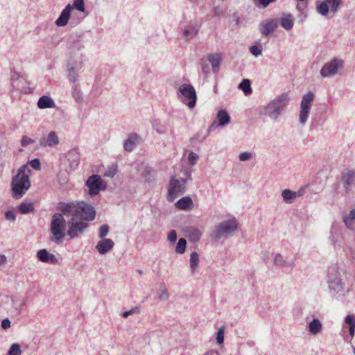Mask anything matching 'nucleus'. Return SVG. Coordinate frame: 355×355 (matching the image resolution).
<instances>
[{
    "instance_id": "1",
    "label": "nucleus",
    "mask_w": 355,
    "mask_h": 355,
    "mask_svg": "<svg viewBox=\"0 0 355 355\" xmlns=\"http://www.w3.org/2000/svg\"><path fill=\"white\" fill-rule=\"evenodd\" d=\"M59 210L64 215L71 216V225L67 230V235L74 239L83 234L87 229L89 221L95 218L94 207L84 201L78 202H60Z\"/></svg>"
},
{
    "instance_id": "2",
    "label": "nucleus",
    "mask_w": 355,
    "mask_h": 355,
    "mask_svg": "<svg viewBox=\"0 0 355 355\" xmlns=\"http://www.w3.org/2000/svg\"><path fill=\"white\" fill-rule=\"evenodd\" d=\"M345 270L338 264L330 266L327 270V283L331 295L336 298L346 297L350 289L343 281L342 276Z\"/></svg>"
},
{
    "instance_id": "3",
    "label": "nucleus",
    "mask_w": 355,
    "mask_h": 355,
    "mask_svg": "<svg viewBox=\"0 0 355 355\" xmlns=\"http://www.w3.org/2000/svg\"><path fill=\"white\" fill-rule=\"evenodd\" d=\"M29 173H31V169L26 164H24L19 168L17 173L12 178L11 190L14 198H21L31 187Z\"/></svg>"
},
{
    "instance_id": "4",
    "label": "nucleus",
    "mask_w": 355,
    "mask_h": 355,
    "mask_svg": "<svg viewBox=\"0 0 355 355\" xmlns=\"http://www.w3.org/2000/svg\"><path fill=\"white\" fill-rule=\"evenodd\" d=\"M289 101L290 98L287 94H282L269 101L261 109L260 113L271 120L276 121L286 108Z\"/></svg>"
},
{
    "instance_id": "5",
    "label": "nucleus",
    "mask_w": 355,
    "mask_h": 355,
    "mask_svg": "<svg viewBox=\"0 0 355 355\" xmlns=\"http://www.w3.org/2000/svg\"><path fill=\"white\" fill-rule=\"evenodd\" d=\"M63 215L62 213L55 214L52 216L50 225V231L52 234L51 240L57 244L61 243L65 236L67 224Z\"/></svg>"
},
{
    "instance_id": "6",
    "label": "nucleus",
    "mask_w": 355,
    "mask_h": 355,
    "mask_svg": "<svg viewBox=\"0 0 355 355\" xmlns=\"http://www.w3.org/2000/svg\"><path fill=\"white\" fill-rule=\"evenodd\" d=\"M178 99L189 108L193 109L196 104L197 95L195 88L191 84L181 85L178 91Z\"/></svg>"
},
{
    "instance_id": "7",
    "label": "nucleus",
    "mask_w": 355,
    "mask_h": 355,
    "mask_svg": "<svg viewBox=\"0 0 355 355\" xmlns=\"http://www.w3.org/2000/svg\"><path fill=\"white\" fill-rule=\"evenodd\" d=\"M239 226V223L235 218L225 220L215 226L214 236L216 239L226 238L235 232Z\"/></svg>"
},
{
    "instance_id": "8",
    "label": "nucleus",
    "mask_w": 355,
    "mask_h": 355,
    "mask_svg": "<svg viewBox=\"0 0 355 355\" xmlns=\"http://www.w3.org/2000/svg\"><path fill=\"white\" fill-rule=\"evenodd\" d=\"M342 0H324L316 3L317 12L322 16L333 17L338 12Z\"/></svg>"
},
{
    "instance_id": "9",
    "label": "nucleus",
    "mask_w": 355,
    "mask_h": 355,
    "mask_svg": "<svg viewBox=\"0 0 355 355\" xmlns=\"http://www.w3.org/2000/svg\"><path fill=\"white\" fill-rule=\"evenodd\" d=\"M314 98L315 95L312 92H309L302 96L299 112V122L302 126L307 122Z\"/></svg>"
},
{
    "instance_id": "10",
    "label": "nucleus",
    "mask_w": 355,
    "mask_h": 355,
    "mask_svg": "<svg viewBox=\"0 0 355 355\" xmlns=\"http://www.w3.org/2000/svg\"><path fill=\"white\" fill-rule=\"evenodd\" d=\"M344 62L340 58H335L327 62L321 68L320 74L322 78H331L343 68Z\"/></svg>"
},
{
    "instance_id": "11",
    "label": "nucleus",
    "mask_w": 355,
    "mask_h": 355,
    "mask_svg": "<svg viewBox=\"0 0 355 355\" xmlns=\"http://www.w3.org/2000/svg\"><path fill=\"white\" fill-rule=\"evenodd\" d=\"M187 180L171 177L168 192V200L173 201L178 196L182 194L186 189Z\"/></svg>"
},
{
    "instance_id": "12",
    "label": "nucleus",
    "mask_w": 355,
    "mask_h": 355,
    "mask_svg": "<svg viewBox=\"0 0 355 355\" xmlns=\"http://www.w3.org/2000/svg\"><path fill=\"white\" fill-rule=\"evenodd\" d=\"M342 331L343 340L346 343L351 344L355 335V315L349 314L344 319Z\"/></svg>"
},
{
    "instance_id": "13",
    "label": "nucleus",
    "mask_w": 355,
    "mask_h": 355,
    "mask_svg": "<svg viewBox=\"0 0 355 355\" xmlns=\"http://www.w3.org/2000/svg\"><path fill=\"white\" fill-rule=\"evenodd\" d=\"M85 185L88 188V193L91 196L97 195L101 190L105 189V185L101 177L98 175L89 176L85 182Z\"/></svg>"
},
{
    "instance_id": "14",
    "label": "nucleus",
    "mask_w": 355,
    "mask_h": 355,
    "mask_svg": "<svg viewBox=\"0 0 355 355\" xmlns=\"http://www.w3.org/2000/svg\"><path fill=\"white\" fill-rule=\"evenodd\" d=\"M344 231L345 230L338 223H334L331 225L329 240L335 248H341V242L345 239Z\"/></svg>"
},
{
    "instance_id": "15",
    "label": "nucleus",
    "mask_w": 355,
    "mask_h": 355,
    "mask_svg": "<svg viewBox=\"0 0 355 355\" xmlns=\"http://www.w3.org/2000/svg\"><path fill=\"white\" fill-rule=\"evenodd\" d=\"M279 26L277 18H270L262 20L259 24V31L262 36L268 37Z\"/></svg>"
},
{
    "instance_id": "16",
    "label": "nucleus",
    "mask_w": 355,
    "mask_h": 355,
    "mask_svg": "<svg viewBox=\"0 0 355 355\" xmlns=\"http://www.w3.org/2000/svg\"><path fill=\"white\" fill-rule=\"evenodd\" d=\"M62 161L68 162L67 171L75 170L80 164V154L77 148L69 150L62 158Z\"/></svg>"
},
{
    "instance_id": "17",
    "label": "nucleus",
    "mask_w": 355,
    "mask_h": 355,
    "mask_svg": "<svg viewBox=\"0 0 355 355\" xmlns=\"http://www.w3.org/2000/svg\"><path fill=\"white\" fill-rule=\"evenodd\" d=\"M271 257L274 266L277 267L292 270L295 266L294 258L284 257L280 253H272Z\"/></svg>"
},
{
    "instance_id": "18",
    "label": "nucleus",
    "mask_w": 355,
    "mask_h": 355,
    "mask_svg": "<svg viewBox=\"0 0 355 355\" xmlns=\"http://www.w3.org/2000/svg\"><path fill=\"white\" fill-rule=\"evenodd\" d=\"M10 84L12 88L18 92L26 93L27 90L26 80L16 71H10Z\"/></svg>"
},
{
    "instance_id": "19",
    "label": "nucleus",
    "mask_w": 355,
    "mask_h": 355,
    "mask_svg": "<svg viewBox=\"0 0 355 355\" xmlns=\"http://www.w3.org/2000/svg\"><path fill=\"white\" fill-rule=\"evenodd\" d=\"M304 187H301L296 191L289 189H284L282 191L281 196L284 202L286 204H292L297 198L302 196L304 194Z\"/></svg>"
},
{
    "instance_id": "20",
    "label": "nucleus",
    "mask_w": 355,
    "mask_h": 355,
    "mask_svg": "<svg viewBox=\"0 0 355 355\" xmlns=\"http://www.w3.org/2000/svg\"><path fill=\"white\" fill-rule=\"evenodd\" d=\"M36 257L42 263L48 264L58 263V259L53 254L48 252L46 249H41L37 252Z\"/></svg>"
},
{
    "instance_id": "21",
    "label": "nucleus",
    "mask_w": 355,
    "mask_h": 355,
    "mask_svg": "<svg viewBox=\"0 0 355 355\" xmlns=\"http://www.w3.org/2000/svg\"><path fill=\"white\" fill-rule=\"evenodd\" d=\"M81 69V64L69 62L67 68V76L69 82L77 84L78 81V71Z\"/></svg>"
},
{
    "instance_id": "22",
    "label": "nucleus",
    "mask_w": 355,
    "mask_h": 355,
    "mask_svg": "<svg viewBox=\"0 0 355 355\" xmlns=\"http://www.w3.org/2000/svg\"><path fill=\"white\" fill-rule=\"evenodd\" d=\"M328 119V114L327 110H320L316 112L312 116L311 127L316 128L322 125Z\"/></svg>"
},
{
    "instance_id": "23",
    "label": "nucleus",
    "mask_w": 355,
    "mask_h": 355,
    "mask_svg": "<svg viewBox=\"0 0 355 355\" xmlns=\"http://www.w3.org/2000/svg\"><path fill=\"white\" fill-rule=\"evenodd\" d=\"M216 119L218 121V124L216 122L212 123L209 127V131L215 130L218 126H225L230 122V116L225 110H220L218 112Z\"/></svg>"
},
{
    "instance_id": "24",
    "label": "nucleus",
    "mask_w": 355,
    "mask_h": 355,
    "mask_svg": "<svg viewBox=\"0 0 355 355\" xmlns=\"http://www.w3.org/2000/svg\"><path fill=\"white\" fill-rule=\"evenodd\" d=\"M184 235L192 243H196L200 241L202 232L196 227L189 226L183 230Z\"/></svg>"
},
{
    "instance_id": "25",
    "label": "nucleus",
    "mask_w": 355,
    "mask_h": 355,
    "mask_svg": "<svg viewBox=\"0 0 355 355\" xmlns=\"http://www.w3.org/2000/svg\"><path fill=\"white\" fill-rule=\"evenodd\" d=\"M114 243L110 239H103L98 241L96 249L100 254H105L114 247Z\"/></svg>"
},
{
    "instance_id": "26",
    "label": "nucleus",
    "mask_w": 355,
    "mask_h": 355,
    "mask_svg": "<svg viewBox=\"0 0 355 355\" xmlns=\"http://www.w3.org/2000/svg\"><path fill=\"white\" fill-rule=\"evenodd\" d=\"M42 146L55 147L60 143L58 135L54 131H51L46 135V137L40 141Z\"/></svg>"
},
{
    "instance_id": "27",
    "label": "nucleus",
    "mask_w": 355,
    "mask_h": 355,
    "mask_svg": "<svg viewBox=\"0 0 355 355\" xmlns=\"http://www.w3.org/2000/svg\"><path fill=\"white\" fill-rule=\"evenodd\" d=\"M279 20V24L286 31H290L294 25V17L288 12H283Z\"/></svg>"
},
{
    "instance_id": "28",
    "label": "nucleus",
    "mask_w": 355,
    "mask_h": 355,
    "mask_svg": "<svg viewBox=\"0 0 355 355\" xmlns=\"http://www.w3.org/2000/svg\"><path fill=\"white\" fill-rule=\"evenodd\" d=\"M66 6L70 7L71 12H72V10L74 9L78 10L80 13L83 14V17L80 18L78 22H80L85 17L88 15V12L85 8V3L84 0H73L72 3H69Z\"/></svg>"
},
{
    "instance_id": "29",
    "label": "nucleus",
    "mask_w": 355,
    "mask_h": 355,
    "mask_svg": "<svg viewBox=\"0 0 355 355\" xmlns=\"http://www.w3.org/2000/svg\"><path fill=\"white\" fill-rule=\"evenodd\" d=\"M71 15L70 7L66 6L61 12L58 18L55 20V24L58 27L65 26L68 24Z\"/></svg>"
},
{
    "instance_id": "30",
    "label": "nucleus",
    "mask_w": 355,
    "mask_h": 355,
    "mask_svg": "<svg viewBox=\"0 0 355 355\" xmlns=\"http://www.w3.org/2000/svg\"><path fill=\"white\" fill-rule=\"evenodd\" d=\"M342 219L347 229L355 230V209H352L349 213L343 214Z\"/></svg>"
},
{
    "instance_id": "31",
    "label": "nucleus",
    "mask_w": 355,
    "mask_h": 355,
    "mask_svg": "<svg viewBox=\"0 0 355 355\" xmlns=\"http://www.w3.org/2000/svg\"><path fill=\"white\" fill-rule=\"evenodd\" d=\"M307 329L311 335L316 336L322 331V324L318 318H313L307 323Z\"/></svg>"
},
{
    "instance_id": "32",
    "label": "nucleus",
    "mask_w": 355,
    "mask_h": 355,
    "mask_svg": "<svg viewBox=\"0 0 355 355\" xmlns=\"http://www.w3.org/2000/svg\"><path fill=\"white\" fill-rule=\"evenodd\" d=\"M137 171L146 182H150L154 175L153 169L148 164L144 163L139 166Z\"/></svg>"
},
{
    "instance_id": "33",
    "label": "nucleus",
    "mask_w": 355,
    "mask_h": 355,
    "mask_svg": "<svg viewBox=\"0 0 355 355\" xmlns=\"http://www.w3.org/2000/svg\"><path fill=\"white\" fill-rule=\"evenodd\" d=\"M198 28L196 24L190 22L184 28L183 35L187 40H189L197 35Z\"/></svg>"
},
{
    "instance_id": "34",
    "label": "nucleus",
    "mask_w": 355,
    "mask_h": 355,
    "mask_svg": "<svg viewBox=\"0 0 355 355\" xmlns=\"http://www.w3.org/2000/svg\"><path fill=\"white\" fill-rule=\"evenodd\" d=\"M206 59L211 64L213 71L216 72L221 62V54L218 53H210L207 55Z\"/></svg>"
},
{
    "instance_id": "35",
    "label": "nucleus",
    "mask_w": 355,
    "mask_h": 355,
    "mask_svg": "<svg viewBox=\"0 0 355 355\" xmlns=\"http://www.w3.org/2000/svg\"><path fill=\"white\" fill-rule=\"evenodd\" d=\"M37 105L40 109L55 108V103L49 96H42L37 101Z\"/></svg>"
},
{
    "instance_id": "36",
    "label": "nucleus",
    "mask_w": 355,
    "mask_h": 355,
    "mask_svg": "<svg viewBox=\"0 0 355 355\" xmlns=\"http://www.w3.org/2000/svg\"><path fill=\"white\" fill-rule=\"evenodd\" d=\"M139 139V136L137 134H130L128 139L123 142V148L127 152L132 151L135 146L138 144Z\"/></svg>"
},
{
    "instance_id": "37",
    "label": "nucleus",
    "mask_w": 355,
    "mask_h": 355,
    "mask_svg": "<svg viewBox=\"0 0 355 355\" xmlns=\"http://www.w3.org/2000/svg\"><path fill=\"white\" fill-rule=\"evenodd\" d=\"M345 187L348 189L355 181V169H347L342 177Z\"/></svg>"
},
{
    "instance_id": "38",
    "label": "nucleus",
    "mask_w": 355,
    "mask_h": 355,
    "mask_svg": "<svg viewBox=\"0 0 355 355\" xmlns=\"http://www.w3.org/2000/svg\"><path fill=\"white\" fill-rule=\"evenodd\" d=\"M177 208L181 210H191L193 207L192 199L189 196L182 197L175 203Z\"/></svg>"
},
{
    "instance_id": "39",
    "label": "nucleus",
    "mask_w": 355,
    "mask_h": 355,
    "mask_svg": "<svg viewBox=\"0 0 355 355\" xmlns=\"http://www.w3.org/2000/svg\"><path fill=\"white\" fill-rule=\"evenodd\" d=\"M157 295L160 301L164 302L169 299L168 288L164 283L159 284V288L157 291Z\"/></svg>"
},
{
    "instance_id": "40",
    "label": "nucleus",
    "mask_w": 355,
    "mask_h": 355,
    "mask_svg": "<svg viewBox=\"0 0 355 355\" xmlns=\"http://www.w3.org/2000/svg\"><path fill=\"white\" fill-rule=\"evenodd\" d=\"M239 89L243 92L245 96H249L252 93L251 83L248 79H243L238 86Z\"/></svg>"
},
{
    "instance_id": "41",
    "label": "nucleus",
    "mask_w": 355,
    "mask_h": 355,
    "mask_svg": "<svg viewBox=\"0 0 355 355\" xmlns=\"http://www.w3.org/2000/svg\"><path fill=\"white\" fill-rule=\"evenodd\" d=\"M18 209L21 214L32 213L35 210L34 204L32 202H22L19 205Z\"/></svg>"
},
{
    "instance_id": "42",
    "label": "nucleus",
    "mask_w": 355,
    "mask_h": 355,
    "mask_svg": "<svg viewBox=\"0 0 355 355\" xmlns=\"http://www.w3.org/2000/svg\"><path fill=\"white\" fill-rule=\"evenodd\" d=\"M190 268L192 273H194L199 266V255L196 252H193L190 255Z\"/></svg>"
},
{
    "instance_id": "43",
    "label": "nucleus",
    "mask_w": 355,
    "mask_h": 355,
    "mask_svg": "<svg viewBox=\"0 0 355 355\" xmlns=\"http://www.w3.org/2000/svg\"><path fill=\"white\" fill-rule=\"evenodd\" d=\"M72 96L76 102H81L83 99V93L81 92L80 85L78 83L73 84L72 87Z\"/></svg>"
},
{
    "instance_id": "44",
    "label": "nucleus",
    "mask_w": 355,
    "mask_h": 355,
    "mask_svg": "<svg viewBox=\"0 0 355 355\" xmlns=\"http://www.w3.org/2000/svg\"><path fill=\"white\" fill-rule=\"evenodd\" d=\"M297 10L300 12L298 17L300 18V21H303L306 18V4L304 1L298 3L297 4Z\"/></svg>"
},
{
    "instance_id": "45",
    "label": "nucleus",
    "mask_w": 355,
    "mask_h": 355,
    "mask_svg": "<svg viewBox=\"0 0 355 355\" xmlns=\"http://www.w3.org/2000/svg\"><path fill=\"white\" fill-rule=\"evenodd\" d=\"M8 355H22V350L21 345L19 343H15L11 344L7 352Z\"/></svg>"
},
{
    "instance_id": "46",
    "label": "nucleus",
    "mask_w": 355,
    "mask_h": 355,
    "mask_svg": "<svg viewBox=\"0 0 355 355\" xmlns=\"http://www.w3.org/2000/svg\"><path fill=\"white\" fill-rule=\"evenodd\" d=\"M187 241L185 239L181 238L178 240L175 246V252L177 254H183L186 250Z\"/></svg>"
},
{
    "instance_id": "47",
    "label": "nucleus",
    "mask_w": 355,
    "mask_h": 355,
    "mask_svg": "<svg viewBox=\"0 0 355 355\" xmlns=\"http://www.w3.org/2000/svg\"><path fill=\"white\" fill-rule=\"evenodd\" d=\"M153 128L159 135H164L167 132L166 128L159 121H155L153 123Z\"/></svg>"
},
{
    "instance_id": "48",
    "label": "nucleus",
    "mask_w": 355,
    "mask_h": 355,
    "mask_svg": "<svg viewBox=\"0 0 355 355\" xmlns=\"http://www.w3.org/2000/svg\"><path fill=\"white\" fill-rule=\"evenodd\" d=\"M224 336H225V327H221L218 329V331L216 334V340L217 344L221 347L224 343Z\"/></svg>"
},
{
    "instance_id": "49",
    "label": "nucleus",
    "mask_w": 355,
    "mask_h": 355,
    "mask_svg": "<svg viewBox=\"0 0 355 355\" xmlns=\"http://www.w3.org/2000/svg\"><path fill=\"white\" fill-rule=\"evenodd\" d=\"M117 172V165L116 164H112L111 166H108L106 169L104 176L112 178L115 176Z\"/></svg>"
},
{
    "instance_id": "50",
    "label": "nucleus",
    "mask_w": 355,
    "mask_h": 355,
    "mask_svg": "<svg viewBox=\"0 0 355 355\" xmlns=\"http://www.w3.org/2000/svg\"><path fill=\"white\" fill-rule=\"evenodd\" d=\"M254 157V154L252 152L245 151L242 152L239 155V159L241 162L250 161Z\"/></svg>"
},
{
    "instance_id": "51",
    "label": "nucleus",
    "mask_w": 355,
    "mask_h": 355,
    "mask_svg": "<svg viewBox=\"0 0 355 355\" xmlns=\"http://www.w3.org/2000/svg\"><path fill=\"white\" fill-rule=\"evenodd\" d=\"M201 68L202 72L205 76H207L210 73L209 62L206 58L201 60Z\"/></svg>"
},
{
    "instance_id": "52",
    "label": "nucleus",
    "mask_w": 355,
    "mask_h": 355,
    "mask_svg": "<svg viewBox=\"0 0 355 355\" xmlns=\"http://www.w3.org/2000/svg\"><path fill=\"white\" fill-rule=\"evenodd\" d=\"M109 232V227L107 225H102L98 230V237L101 239H105V237L107 235Z\"/></svg>"
},
{
    "instance_id": "53",
    "label": "nucleus",
    "mask_w": 355,
    "mask_h": 355,
    "mask_svg": "<svg viewBox=\"0 0 355 355\" xmlns=\"http://www.w3.org/2000/svg\"><path fill=\"white\" fill-rule=\"evenodd\" d=\"M262 47L261 46L253 45L250 47V52L252 55L255 57H258L262 53Z\"/></svg>"
},
{
    "instance_id": "54",
    "label": "nucleus",
    "mask_w": 355,
    "mask_h": 355,
    "mask_svg": "<svg viewBox=\"0 0 355 355\" xmlns=\"http://www.w3.org/2000/svg\"><path fill=\"white\" fill-rule=\"evenodd\" d=\"M198 160V155L194 152H190L188 155V162L191 165H195Z\"/></svg>"
},
{
    "instance_id": "55",
    "label": "nucleus",
    "mask_w": 355,
    "mask_h": 355,
    "mask_svg": "<svg viewBox=\"0 0 355 355\" xmlns=\"http://www.w3.org/2000/svg\"><path fill=\"white\" fill-rule=\"evenodd\" d=\"M35 142V140L27 137V136H23L21 137V145L23 147H26L27 146L32 144Z\"/></svg>"
},
{
    "instance_id": "56",
    "label": "nucleus",
    "mask_w": 355,
    "mask_h": 355,
    "mask_svg": "<svg viewBox=\"0 0 355 355\" xmlns=\"http://www.w3.org/2000/svg\"><path fill=\"white\" fill-rule=\"evenodd\" d=\"M5 218L8 221L14 222L16 220V214L13 211H6L5 212Z\"/></svg>"
},
{
    "instance_id": "57",
    "label": "nucleus",
    "mask_w": 355,
    "mask_h": 355,
    "mask_svg": "<svg viewBox=\"0 0 355 355\" xmlns=\"http://www.w3.org/2000/svg\"><path fill=\"white\" fill-rule=\"evenodd\" d=\"M167 239L171 243H172V244L175 243V242L177 239V233H176L175 230H171L168 233Z\"/></svg>"
},
{
    "instance_id": "58",
    "label": "nucleus",
    "mask_w": 355,
    "mask_h": 355,
    "mask_svg": "<svg viewBox=\"0 0 355 355\" xmlns=\"http://www.w3.org/2000/svg\"><path fill=\"white\" fill-rule=\"evenodd\" d=\"M276 0H254V3L257 6H261L262 8L267 7L270 3L275 1Z\"/></svg>"
},
{
    "instance_id": "59",
    "label": "nucleus",
    "mask_w": 355,
    "mask_h": 355,
    "mask_svg": "<svg viewBox=\"0 0 355 355\" xmlns=\"http://www.w3.org/2000/svg\"><path fill=\"white\" fill-rule=\"evenodd\" d=\"M135 313H139V309L138 307L132 308L128 311L122 313L121 315L123 318H128L129 315H132Z\"/></svg>"
},
{
    "instance_id": "60",
    "label": "nucleus",
    "mask_w": 355,
    "mask_h": 355,
    "mask_svg": "<svg viewBox=\"0 0 355 355\" xmlns=\"http://www.w3.org/2000/svg\"><path fill=\"white\" fill-rule=\"evenodd\" d=\"M1 327L3 330H6L11 327V322L8 318H5L1 320Z\"/></svg>"
},
{
    "instance_id": "61",
    "label": "nucleus",
    "mask_w": 355,
    "mask_h": 355,
    "mask_svg": "<svg viewBox=\"0 0 355 355\" xmlns=\"http://www.w3.org/2000/svg\"><path fill=\"white\" fill-rule=\"evenodd\" d=\"M29 164L35 170H39L40 168V162L38 159H32L29 162Z\"/></svg>"
},
{
    "instance_id": "62",
    "label": "nucleus",
    "mask_w": 355,
    "mask_h": 355,
    "mask_svg": "<svg viewBox=\"0 0 355 355\" xmlns=\"http://www.w3.org/2000/svg\"><path fill=\"white\" fill-rule=\"evenodd\" d=\"M271 254H272V253H270L268 251L262 252V254H261L262 260L264 261L265 262H267V261L268 260V259L270 258Z\"/></svg>"
},
{
    "instance_id": "63",
    "label": "nucleus",
    "mask_w": 355,
    "mask_h": 355,
    "mask_svg": "<svg viewBox=\"0 0 355 355\" xmlns=\"http://www.w3.org/2000/svg\"><path fill=\"white\" fill-rule=\"evenodd\" d=\"M214 14L216 16H220L222 14V10L219 7H215L213 10Z\"/></svg>"
},
{
    "instance_id": "64",
    "label": "nucleus",
    "mask_w": 355,
    "mask_h": 355,
    "mask_svg": "<svg viewBox=\"0 0 355 355\" xmlns=\"http://www.w3.org/2000/svg\"><path fill=\"white\" fill-rule=\"evenodd\" d=\"M184 175H185V176H186V178H187V179H186L187 180H191V169H189V168H188V169H186V170L184 171Z\"/></svg>"
}]
</instances>
